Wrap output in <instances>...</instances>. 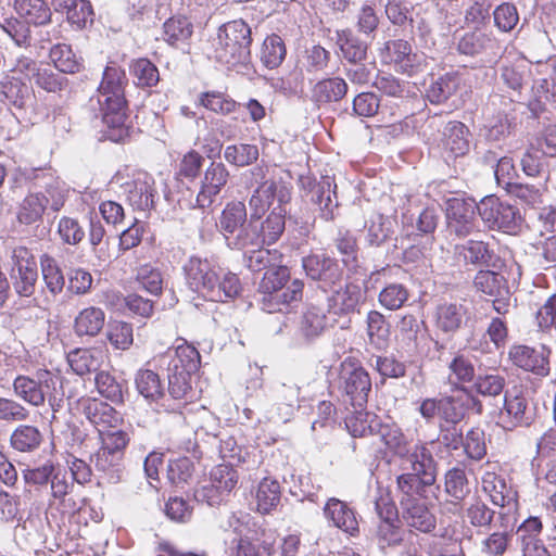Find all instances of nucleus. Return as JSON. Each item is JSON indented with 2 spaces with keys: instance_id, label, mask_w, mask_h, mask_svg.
Returning a JSON list of instances; mask_svg holds the SVG:
<instances>
[{
  "instance_id": "obj_48",
  "label": "nucleus",
  "mask_w": 556,
  "mask_h": 556,
  "mask_svg": "<svg viewBox=\"0 0 556 556\" xmlns=\"http://www.w3.org/2000/svg\"><path fill=\"white\" fill-rule=\"evenodd\" d=\"M281 491L277 480L265 477L255 491L256 509L261 514H269L280 503Z\"/></svg>"
},
{
  "instance_id": "obj_56",
  "label": "nucleus",
  "mask_w": 556,
  "mask_h": 556,
  "mask_svg": "<svg viewBox=\"0 0 556 556\" xmlns=\"http://www.w3.org/2000/svg\"><path fill=\"white\" fill-rule=\"evenodd\" d=\"M49 58L55 68L65 74H74L81 68V59L76 55L72 47L66 43H56L50 49Z\"/></svg>"
},
{
  "instance_id": "obj_54",
  "label": "nucleus",
  "mask_w": 556,
  "mask_h": 556,
  "mask_svg": "<svg viewBox=\"0 0 556 556\" xmlns=\"http://www.w3.org/2000/svg\"><path fill=\"white\" fill-rule=\"evenodd\" d=\"M282 263V254L277 249H266L263 245L245 252V264L252 271L271 269Z\"/></svg>"
},
{
  "instance_id": "obj_21",
  "label": "nucleus",
  "mask_w": 556,
  "mask_h": 556,
  "mask_svg": "<svg viewBox=\"0 0 556 556\" xmlns=\"http://www.w3.org/2000/svg\"><path fill=\"white\" fill-rule=\"evenodd\" d=\"M495 465H488L481 476V485L494 505L515 508L517 505L516 492L506 483L503 476L497 475Z\"/></svg>"
},
{
  "instance_id": "obj_10",
  "label": "nucleus",
  "mask_w": 556,
  "mask_h": 556,
  "mask_svg": "<svg viewBox=\"0 0 556 556\" xmlns=\"http://www.w3.org/2000/svg\"><path fill=\"white\" fill-rule=\"evenodd\" d=\"M491 418L506 431H511L518 427H529L535 420V406L523 394L506 392L503 407L494 410Z\"/></svg>"
},
{
  "instance_id": "obj_63",
  "label": "nucleus",
  "mask_w": 556,
  "mask_h": 556,
  "mask_svg": "<svg viewBox=\"0 0 556 556\" xmlns=\"http://www.w3.org/2000/svg\"><path fill=\"white\" fill-rule=\"evenodd\" d=\"M275 535L268 530L265 535L258 536L257 541H250L245 544L235 546V556H273Z\"/></svg>"
},
{
  "instance_id": "obj_50",
  "label": "nucleus",
  "mask_w": 556,
  "mask_h": 556,
  "mask_svg": "<svg viewBox=\"0 0 556 556\" xmlns=\"http://www.w3.org/2000/svg\"><path fill=\"white\" fill-rule=\"evenodd\" d=\"M214 296L205 295L204 299L212 302H226L235 299L241 290V283L238 276L218 267L216 282L212 283Z\"/></svg>"
},
{
  "instance_id": "obj_44",
  "label": "nucleus",
  "mask_w": 556,
  "mask_h": 556,
  "mask_svg": "<svg viewBox=\"0 0 556 556\" xmlns=\"http://www.w3.org/2000/svg\"><path fill=\"white\" fill-rule=\"evenodd\" d=\"M105 313L102 308L89 306L81 309L74 320V331L78 337H96L103 328Z\"/></svg>"
},
{
  "instance_id": "obj_51",
  "label": "nucleus",
  "mask_w": 556,
  "mask_h": 556,
  "mask_svg": "<svg viewBox=\"0 0 556 556\" xmlns=\"http://www.w3.org/2000/svg\"><path fill=\"white\" fill-rule=\"evenodd\" d=\"M386 58L403 73L409 72L417 63V55L412 52L410 43L402 39L386 43Z\"/></svg>"
},
{
  "instance_id": "obj_28",
  "label": "nucleus",
  "mask_w": 556,
  "mask_h": 556,
  "mask_svg": "<svg viewBox=\"0 0 556 556\" xmlns=\"http://www.w3.org/2000/svg\"><path fill=\"white\" fill-rule=\"evenodd\" d=\"M332 289L331 294L327 298L328 311L334 315H349L357 311L362 299L363 292L358 285L348 282Z\"/></svg>"
},
{
  "instance_id": "obj_20",
  "label": "nucleus",
  "mask_w": 556,
  "mask_h": 556,
  "mask_svg": "<svg viewBox=\"0 0 556 556\" xmlns=\"http://www.w3.org/2000/svg\"><path fill=\"white\" fill-rule=\"evenodd\" d=\"M78 406L86 419L97 428L99 434L116 428L122 420L115 408L97 399H81Z\"/></svg>"
},
{
  "instance_id": "obj_39",
  "label": "nucleus",
  "mask_w": 556,
  "mask_h": 556,
  "mask_svg": "<svg viewBox=\"0 0 556 556\" xmlns=\"http://www.w3.org/2000/svg\"><path fill=\"white\" fill-rule=\"evenodd\" d=\"M67 363L78 376H86L100 370L103 353L98 349H75L67 354Z\"/></svg>"
},
{
  "instance_id": "obj_40",
  "label": "nucleus",
  "mask_w": 556,
  "mask_h": 556,
  "mask_svg": "<svg viewBox=\"0 0 556 556\" xmlns=\"http://www.w3.org/2000/svg\"><path fill=\"white\" fill-rule=\"evenodd\" d=\"M260 219L250 216L233 235H231L226 241L230 249L249 251L253 248L263 245V239L261 236L262 229H260Z\"/></svg>"
},
{
  "instance_id": "obj_53",
  "label": "nucleus",
  "mask_w": 556,
  "mask_h": 556,
  "mask_svg": "<svg viewBox=\"0 0 556 556\" xmlns=\"http://www.w3.org/2000/svg\"><path fill=\"white\" fill-rule=\"evenodd\" d=\"M40 270L46 288L52 295L62 293L65 278L58 261L50 254L43 253L39 258Z\"/></svg>"
},
{
  "instance_id": "obj_18",
  "label": "nucleus",
  "mask_w": 556,
  "mask_h": 556,
  "mask_svg": "<svg viewBox=\"0 0 556 556\" xmlns=\"http://www.w3.org/2000/svg\"><path fill=\"white\" fill-rule=\"evenodd\" d=\"M228 179L229 170L226 165L222 162H212L201 180V187L197 195L198 207H210L227 185Z\"/></svg>"
},
{
  "instance_id": "obj_32",
  "label": "nucleus",
  "mask_w": 556,
  "mask_h": 556,
  "mask_svg": "<svg viewBox=\"0 0 556 556\" xmlns=\"http://www.w3.org/2000/svg\"><path fill=\"white\" fill-rule=\"evenodd\" d=\"M51 208V198L45 191H29L18 203L16 218L23 225L41 220L46 210Z\"/></svg>"
},
{
  "instance_id": "obj_3",
  "label": "nucleus",
  "mask_w": 556,
  "mask_h": 556,
  "mask_svg": "<svg viewBox=\"0 0 556 556\" xmlns=\"http://www.w3.org/2000/svg\"><path fill=\"white\" fill-rule=\"evenodd\" d=\"M126 75L116 64L106 65L98 88V103L103 123L118 131V138L124 134L126 122V100L124 87Z\"/></svg>"
},
{
  "instance_id": "obj_36",
  "label": "nucleus",
  "mask_w": 556,
  "mask_h": 556,
  "mask_svg": "<svg viewBox=\"0 0 556 556\" xmlns=\"http://www.w3.org/2000/svg\"><path fill=\"white\" fill-rule=\"evenodd\" d=\"M169 362L167 366L168 372H178L191 376L197 372L200 364L201 357L198 350L187 344L186 342L177 345L173 352L169 354Z\"/></svg>"
},
{
  "instance_id": "obj_55",
  "label": "nucleus",
  "mask_w": 556,
  "mask_h": 556,
  "mask_svg": "<svg viewBox=\"0 0 556 556\" xmlns=\"http://www.w3.org/2000/svg\"><path fill=\"white\" fill-rule=\"evenodd\" d=\"M476 289L491 298L506 296L509 293L507 281L502 274L492 270H480L475 277Z\"/></svg>"
},
{
  "instance_id": "obj_25",
  "label": "nucleus",
  "mask_w": 556,
  "mask_h": 556,
  "mask_svg": "<svg viewBox=\"0 0 556 556\" xmlns=\"http://www.w3.org/2000/svg\"><path fill=\"white\" fill-rule=\"evenodd\" d=\"M543 525L539 517L527 518L517 529L522 556H551L541 540Z\"/></svg>"
},
{
  "instance_id": "obj_15",
  "label": "nucleus",
  "mask_w": 556,
  "mask_h": 556,
  "mask_svg": "<svg viewBox=\"0 0 556 556\" xmlns=\"http://www.w3.org/2000/svg\"><path fill=\"white\" fill-rule=\"evenodd\" d=\"M549 354L545 345L513 344L508 351V357L515 366L542 377L549 372Z\"/></svg>"
},
{
  "instance_id": "obj_60",
  "label": "nucleus",
  "mask_w": 556,
  "mask_h": 556,
  "mask_svg": "<svg viewBox=\"0 0 556 556\" xmlns=\"http://www.w3.org/2000/svg\"><path fill=\"white\" fill-rule=\"evenodd\" d=\"M349 432L357 438L372 434L379 427L376 416L364 412V408H355V412L345 418Z\"/></svg>"
},
{
  "instance_id": "obj_19",
  "label": "nucleus",
  "mask_w": 556,
  "mask_h": 556,
  "mask_svg": "<svg viewBox=\"0 0 556 556\" xmlns=\"http://www.w3.org/2000/svg\"><path fill=\"white\" fill-rule=\"evenodd\" d=\"M323 514L330 527H334L351 536L358 535L357 514L349 503L337 497H330L323 507Z\"/></svg>"
},
{
  "instance_id": "obj_6",
  "label": "nucleus",
  "mask_w": 556,
  "mask_h": 556,
  "mask_svg": "<svg viewBox=\"0 0 556 556\" xmlns=\"http://www.w3.org/2000/svg\"><path fill=\"white\" fill-rule=\"evenodd\" d=\"M338 388L345 405L364 408L371 391V378L357 359L348 357L339 367Z\"/></svg>"
},
{
  "instance_id": "obj_1",
  "label": "nucleus",
  "mask_w": 556,
  "mask_h": 556,
  "mask_svg": "<svg viewBox=\"0 0 556 556\" xmlns=\"http://www.w3.org/2000/svg\"><path fill=\"white\" fill-rule=\"evenodd\" d=\"M378 430L387 447L402 459V469L407 470L396 478L397 489L432 496L438 467L427 444L417 443L410 447L406 435L396 425L379 424Z\"/></svg>"
},
{
  "instance_id": "obj_41",
  "label": "nucleus",
  "mask_w": 556,
  "mask_h": 556,
  "mask_svg": "<svg viewBox=\"0 0 556 556\" xmlns=\"http://www.w3.org/2000/svg\"><path fill=\"white\" fill-rule=\"evenodd\" d=\"M538 76L533 83V89L539 98H546L551 94L556 97V56H551L544 62H538L534 67Z\"/></svg>"
},
{
  "instance_id": "obj_14",
  "label": "nucleus",
  "mask_w": 556,
  "mask_h": 556,
  "mask_svg": "<svg viewBox=\"0 0 556 556\" xmlns=\"http://www.w3.org/2000/svg\"><path fill=\"white\" fill-rule=\"evenodd\" d=\"M307 277L319 282L323 289L333 288L343 277L339 262L326 254H311L302 258Z\"/></svg>"
},
{
  "instance_id": "obj_22",
  "label": "nucleus",
  "mask_w": 556,
  "mask_h": 556,
  "mask_svg": "<svg viewBox=\"0 0 556 556\" xmlns=\"http://www.w3.org/2000/svg\"><path fill=\"white\" fill-rule=\"evenodd\" d=\"M238 482L237 471L229 465L220 464L211 471L208 485L197 490L194 496L198 501L206 502L210 506L218 505L222 502L218 495H208L210 491L230 492Z\"/></svg>"
},
{
  "instance_id": "obj_2",
  "label": "nucleus",
  "mask_w": 556,
  "mask_h": 556,
  "mask_svg": "<svg viewBox=\"0 0 556 556\" xmlns=\"http://www.w3.org/2000/svg\"><path fill=\"white\" fill-rule=\"evenodd\" d=\"M8 197L21 198L26 190L43 188L51 198V211L59 212L65 204L68 189L60 178L40 167L16 165L8 173Z\"/></svg>"
},
{
  "instance_id": "obj_27",
  "label": "nucleus",
  "mask_w": 556,
  "mask_h": 556,
  "mask_svg": "<svg viewBox=\"0 0 556 556\" xmlns=\"http://www.w3.org/2000/svg\"><path fill=\"white\" fill-rule=\"evenodd\" d=\"M470 130L462 122H448L442 132V149L447 157L456 159L466 155L470 150Z\"/></svg>"
},
{
  "instance_id": "obj_16",
  "label": "nucleus",
  "mask_w": 556,
  "mask_h": 556,
  "mask_svg": "<svg viewBox=\"0 0 556 556\" xmlns=\"http://www.w3.org/2000/svg\"><path fill=\"white\" fill-rule=\"evenodd\" d=\"M468 314L466 301L457 299L441 300L433 313L435 327L445 334H454L466 323Z\"/></svg>"
},
{
  "instance_id": "obj_46",
  "label": "nucleus",
  "mask_w": 556,
  "mask_h": 556,
  "mask_svg": "<svg viewBox=\"0 0 556 556\" xmlns=\"http://www.w3.org/2000/svg\"><path fill=\"white\" fill-rule=\"evenodd\" d=\"M248 220L245 204L241 201H231L222 211L217 227L227 240Z\"/></svg>"
},
{
  "instance_id": "obj_62",
  "label": "nucleus",
  "mask_w": 556,
  "mask_h": 556,
  "mask_svg": "<svg viewBox=\"0 0 556 556\" xmlns=\"http://www.w3.org/2000/svg\"><path fill=\"white\" fill-rule=\"evenodd\" d=\"M445 491L456 501L453 505L458 510V503L469 493L468 480L463 469L455 467L445 473Z\"/></svg>"
},
{
  "instance_id": "obj_24",
  "label": "nucleus",
  "mask_w": 556,
  "mask_h": 556,
  "mask_svg": "<svg viewBox=\"0 0 556 556\" xmlns=\"http://www.w3.org/2000/svg\"><path fill=\"white\" fill-rule=\"evenodd\" d=\"M453 257L459 267H488L491 264L493 251L488 243L470 239L454 247Z\"/></svg>"
},
{
  "instance_id": "obj_49",
  "label": "nucleus",
  "mask_w": 556,
  "mask_h": 556,
  "mask_svg": "<svg viewBox=\"0 0 556 556\" xmlns=\"http://www.w3.org/2000/svg\"><path fill=\"white\" fill-rule=\"evenodd\" d=\"M459 77L455 73H446L438 78H432L426 89L427 99L433 104L446 102L458 89Z\"/></svg>"
},
{
  "instance_id": "obj_23",
  "label": "nucleus",
  "mask_w": 556,
  "mask_h": 556,
  "mask_svg": "<svg viewBox=\"0 0 556 556\" xmlns=\"http://www.w3.org/2000/svg\"><path fill=\"white\" fill-rule=\"evenodd\" d=\"M482 414L483 407L479 399L469 392L440 399V417L447 424L456 425L463 420L467 410Z\"/></svg>"
},
{
  "instance_id": "obj_57",
  "label": "nucleus",
  "mask_w": 556,
  "mask_h": 556,
  "mask_svg": "<svg viewBox=\"0 0 556 556\" xmlns=\"http://www.w3.org/2000/svg\"><path fill=\"white\" fill-rule=\"evenodd\" d=\"M392 510V507L389 508L387 511L388 517L381 518L377 526L376 539L378 546L381 549H386L387 547H395L403 541V530L397 525H395L394 520L390 518ZM379 515H381L380 511Z\"/></svg>"
},
{
  "instance_id": "obj_7",
  "label": "nucleus",
  "mask_w": 556,
  "mask_h": 556,
  "mask_svg": "<svg viewBox=\"0 0 556 556\" xmlns=\"http://www.w3.org/2000/svg\"><path fill=\"white\" fill-rule=\"evenodd\" d=\"M111 185H118L128 204L139 212H149L154 208L160 198L155 180L147 172H136L125 181L122 173H117L112 178Z\"/></svg>"
},
{
  "instance_id": "obj_26",
  "label": "nucleus",
  "mask_w": 556,
  "mask_h": 556,
  "mask_svg": "<svg viewBox=\"0 0 556 556\" xmlns=\"http://www.w3.org/2000/svg\"><path fill=\"white\" fill-rule=\"evenodd\" d=\"M138 393L149 403H155L166 412H175L179 406L165 403L164 386L160 376L151 369H139L135 376Z\"/></svg>"
},
{
  "instance_id": "obj_43",
  "label": "nucleus",
  "mask_w": 556,
  "mask_h": 556,
  "mask_svg": "<svg viewBox=\"0 0 556 556\" xmlns=\"http://www.w3.org/2000/svg\"><path fill=\"white\" fill-rule=\"evenodd\" d=\"M14 9L29 25L42 26L51 21L52 12L45 0H14Z\"/></svg>"
},
{
  "instance_id": "obj_38",
  "label": "nucleus",
  "mask_w": 556,
  "mask_h": 556,
  "mask_svg": "<svg viewBox=\"0 0 556 556\" xmlns=\"http://www.w3.org/2000/svg\"><path fill=\"white\" fill-rule=\"evenodd\" d=\"M332 325L324 307L308 304L303 313L300 331L307 340H314L321 336L324 331Z\"/></svg>"
},
{
  "instance_id": "obj_34",
  "label": "nucleus",
  "mask_w": 556,
  "mask_h": 556,
  "mask_svg": "<svg viewBox=\"0 0 556 556\" xmlns=\"http://www.w3.org/2000/svg\"><path fill=\"white\" fill-rule=\"evenodd\" d=\"M396 220L392 216L372 213L365 223L366 241L371 247H380L395 233Z\"/></svg>"
},
{
  "instance_id": "obj_47",
  "label": "nucleus",
  "mask_w": 556,
  "mask_h": 556,
  "mask_svg": "<svg viewBox=\"0 0 556 556\" xmlns=\"http://www.w3.org/2000/svg\"><path fill=\"white\" fill-rule=\"evenodd\" d=\"M337 43L343 59L350 63H362L367 58L368 46L350 29L337 31Z\"/></svg>"
},
{
  "instance_id": "obj_59",
  "label": "nucleus",
  "mask_w": 556,
  "mask_h": 556,
  "mask_svg": "<svg viewBox=\"0 0 556 556\" xmlns=\"http://www.w3.org/2000/svg\"><path fill=\"white\" fill-rule=\"evenodd\" d=\"M286 207H273L269 215L260 224L264 244H274L281 237L286 226Z\"/></svg>"
},
{
  "instance_id": "obj_45",
  "label": "nucleus",
  "mask_w": 556,
  "mask_h": 556,
  "mask_svg": "<svg viewBox=\"0 0 556 556\" xmlns=\"http://www.w3.org/2000/svg\"><path fill=\"white\" fill-rule=\"evenodd\" d=\"M193 34V24L185 15H174L163 24V39L173 47L185 45Z\"/></svg>"
},
{
  "instance_id": "obj_12",
  "label": "nucleus",
  "mask_w": 556,
  "mask_h": 556,
  "mask_svg": "<svg viewBox=\"0 0 556 556\" xmlns=\"http://www.w3.org/2000/svg\"><path fill=\"white\" fill-rule=\"evenodd\" d=\"M218 267L207 258L191 256L184 265L185 280L188 288L205 298L214 296L212 283L216 282Z\"/></svg>"
},
{
  "instance_id": "obj_31",
  "label": "nucleus",
  "mask_w": 556,
  "mask_h": 556,
  "mask_svg": "<svg viewBox=\"0 0 556 556\" xmlns=\"http://www.w3.org/2000/svg\"><path fill=\"white\" fill-rule=\"evenodd\" d=\"M334 189L333 179L324 176L319 181H315L308 191L311 202L319 207L320 217L325 220L333 219L334 210L338 207Z\"/></svg>"
},
{
  "instance_id": "obj_33",
  "label": "nucleus",
  "mask_w": 556,
  "mask_h": 556,
  "mask_svg": "<svg viewBox=\"0 0 556 556\" xmlns=\"http://www.w3.org/2000/svg\"><path fill=\"white\" fill-rule=\"evenodd\" d=\"M498 41L492 34L475 29L465 33L457 43V50L465 55H478L482 53L496 55L498 51Z\"/></svg>"
},
{
  "instance_id": "obj_17",
  "label": "nucleus",
  "mask_w": 556,
  "mask_h": 556,
  "mask_svg": "<svg viewBox=\"0 0 556 556\" xmlns=\"http://www.w3.org/2000/svg\"><path fill=\"white\" fill-rule=\"evenodd\" d=\"M219 528L224 532L235 534L232 543L236 545L245 544L252 540L257 541L258 536L268 532V530L257 525L250 514L243 511L227 514L220 519Z\"/></svg>"
},
{
  "instance_id": "obj_5",
  "label": "nucleus",
  "mask_w": 556,
  "mask_h": 556,
  "mask_svg": "<svg viewBox=\"0 0 556 556\" xmlns=\"http://www.w3.org/2000/svg\"><path fill=\"white\" fill-rule=\"evenodd\" d=\"M251 28L242 20L220 26L213 40L215 60L228 67L245 64L250 59Z\"/></svg>"
},
{
  "instance_id": "obj_64",
  "label": "nucleus",
  "mask_w": 556,
  "mask_h": 556,
  "mask_svg": "<svg viewBox=\"0 0 556 556\" xmlns=\"http://www.w3.org/2000/svg\"><path fill=\"white\" fill-rule=\"evenodd\" d=\"M286 53V46L281 37L271 35L264 40L261 60L266 67L273 70L282 63Z\"/></svg>"
},
{
  "instance_id": "obj_8",
  "label": "nucleus",
  "mask_w": 556,
  "mask_h": 556,
  "mask_svg": "<svg viewBox=\"0 0 556 556\" xmlns=\"http://www.w3.org/2000/svg\"><path fill=\"white\" fill-rule=\"evenodd\" d=\"M434 486L435 490L432 496H425L415 492L407 493L400 490L402 493V517L409 528L424 533H428L435 528L437 520L429 506L438 500L440 492V485L437 483V473L434 475Z\"/></svg>"
},
{
  "instance_id": "obj_11",
  "label": "nucleus",
  "mask_w": 556,
  "mask_h": 556,
  "mask_svg": "<svg viewBox=\"0 0 556 556\" xmlns=\"http://www.w3.org/2000/svg\"><path fill=\"white\" fill-rule=\"evenodd\" d=\"M11 279L14 291L24 298H30L36 290L38 280L37 262L29 249L15 247L11 253Z\"/></svg>"
},
{
  "instance_id": "obj_35",
  "label": "nucleus",
  "mask_w": 556,
  "mask_h": 556,
  "mask_svg": "<svg viewBox=\"0 0 556 556\" xmlns=\"http://www.w3.org/2000/svg\"><path fill=\"white\" fill-rule=\"evenodd\" d=\"M276 410L268 413V419L287 422L294 413L299 401L300 388L295 384L282 383L275 389Z\"/></svg>"
},
{
  "instance_id": "obj_52",
  "label": "nucleus",
  "mask_w": 556,
  "mask_h": 556,
  "mask_svg": "<svg viewBox=\"0 0 556 556\" xmlns=\"http://www.w3.org/2000/svg\"><path fill=\"white\" fill-rule=\"evenodd\" d=\"M42 442L39 429L31 425H20L10 437V445L20 453H33Z\"/></svg>"
},
{
  "instance_id": "obj_30",
  "label": "nucleus",
  "mask_w": 556,
  "mask_h": 556,
  "mask_svg": "<svg viewBox=\"0 0 556 556\" xmlns=\"http://www.w3.org/2000/svg\"><path fill=\"white\" fill-rule=\"evenodd\" d=\"M304 283L302 280L294 279L289 286L263 296L262 308L268 313L281 312L289 313L293 305L301 302Z\"/></svg>"
},
{
  "instance_id": "obj_29",
  "label": "nucleus",
  "mask_w": 556,
  "mask_h": 556,
  "mask_svg": "<svg viewBox=\"0 0 556 556\" xmlns=\"http://www.w3.org/2000/svg\"><path fill=\"white\" fill-rule=\"evenodd\" d=\"M0 96L8 104L18 110L26 109L34 102V90L30 85L21 77L10 74L0 80Z\"/></svg>"
},
{
  "instance_id": "obj_37",
  "label": "nucleus",
  "mask_w": 556,
  "mask_h": 556,
  "mask_svg": "<svg viewBox=\"0 0 556 556\" xmlns=\"http://www.w3.org/2000/svg\"><path fill=\"white\" fill-rule=\"evenodd\" d=\"M94 468L103 482L116 484L123 479L124 457L99 448L94 455Z\"/></svg>"
},
{
  "instance_id": "obj_4",
  "label": "nucleus",
  "mask_w": 556,
  "mask_h": 556,
  "mask_svg": "<svg viewBox=\"0 0 556 556\" xmlns=\"http://www.w3.org/2000/svg\"><path fill=\"white\" fill-rule=\"evenodd\" d=\"M15 395L31 406L39 407L48 402L52 418L63 405L64 391L61 378L47 369H39L33 376L20 375L13 381Z\"/></svg>"
},
{
  "instance_id": "obj_58",
  "label": "nucleus",
  "mask_w": 556,
  "mask_h": 556,
  "mask_svg": "<svg viewBox=\"0 0 556 556\" xmlns=\"http://www.w3.org/2000/svg\"><path fill=\"white\" fill-rule=\"evenodd\" d=\"M366 321L369 343L378 350L386 349L389 342L390 327L384 316L377 311H370Z\"/></svg>"
},
{
  "instance_id": "obj_61",
  "label": "nucleus",
  "mask_w": 556,
  "mask_h": 556,
  "mask_svg": "<svg viewBox=\"0 0 556 556\" xmlns=\"http://www.w3.org/2000/svg\"><path fill=\"white\" fill-rule=\"evenodd\" d=\"M258 156V147L250 143L230 144L224 150L225 161L238 167H244L255 163Z\"/></svg>"
},
{
  "instance_id": "obj_9",
  "label": "nucleus",
  "mask_w": 556,
  "mask_h": 556,
  "mask_svg": "<svg viewBox=\"0 0 556 556\" xmlns=\"http://www.w3.org/2000/svg\"><path fill=\"white\" fill-rule=\"evenodd\" d=\"M478 213L489 228L508 233L517 232L522 220L515 205L501 201L495 195L483 198L478 204Z\"/></svg>"
},
{
  "instance_id": "obj_42",
  "label": "nucleus",
  "mask_w": 556,
  "mask_h": 556,
  "mask_svg": "<svg viewBox=\"0 0 556 556\" xmlns=\"http://www.w3.org/2000/svg\"><path fill=\"white\" fill-rule=\"evenodd\" d=\"M348 92V84L341 77L325 78L317 81L312 89V101L318 105L338 102Z\"/></svg>"
},
{
  "instance_id": "obj_13",
  "label": "nucleus",
  "mask_w": 556,
  "mask_h": 556,
  "mask_svg": "<svg viewBox=\"0 0 556 556\" xmlns=\"http://www.w3.org/2000/svg\"><path fill=\"white\" fill-rule=\"evenodd\" d=\"M478 204L472 199L452 198L446 201L447 228L457 237H467L476 228Z\"/></svg>"
}]
</instances>
